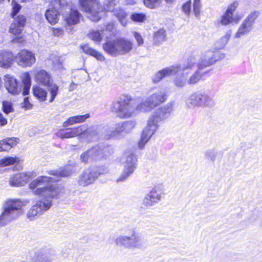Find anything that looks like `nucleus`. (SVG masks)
<instances>
[{
  "label": "nucleus",
  "mask_w": 262,
  "mask_h": 262,
  "mask_svg": "<svg viewBox=\"0 0 262 262\" xmlns=\"http://www.w3.org/2000/svg\"><path fill=\"white\" fill-rule=\"evenodd\" d=\"M54 181L52 177L40 176L29 184L32 193L40 198L27 211L26 217L29 221L36 220L51 208L53 199L57 198L60 192L58 185L52 183Z\"/></svg>",
  "instance_id": "1"
},
{
  "label": "nucleus",
  "mask_w": 262,
  "mask_h": 262,
  "mask_svg": "<svg viewBox=\"0 0 262 262\" xmlns=\"http://www.w3.org/2000/svg\"><path fill=\"white\" fill-rule=\"evenodd\" d=\"M27 200L10 199L5 202L0 215V226L16 220L23 214L22 208L28 203Z\"/></svg>",
  "instance_id": "2"
},
{
  "label": "nucleus",
  "mask_w": 262,
  "mask_h": 262,
  "mask_svg": "<svg viewBox=\"0 0 262 262\" xmlns=\"http://www.w3.org/2000/svg\"><path fill=\"white\" fill-rule=\"evenodd\" d=\"M82 10L88 14L92 21H97L102 16L104 11H113L116 5L115 0H105L104 8L99 6L97 0H79Z\"/></svg>",
  "instance_id": "3"
},
{
  "label": "nucleus",
  "mask_w": 262,
  "mask_h": 262,
  "mask_svg": "<svg viewBox=\"0 0 262 262\" xmlns=\"http://www.w3.org/2000/svg\"><path fill=\"white\" fill-rule=\"evenodd\" d=\"M139 104L136 105L130 96L123 95L119 100L111 105V111L120 118L124 119L135 116L139 112H143L138 108Z\"/></svg>",
  "instance_id": "4"
},
{
  "label": "nucleus",
  "mask_w": 262,
  "mask_h": 262,
  "mask_svg": "<svg viewBox=\"0 0 262 262\" xmlns=\"http://www.w3.org/2000/svg\"><path fill=\"white\" fill-rule=\"evenodd\" d=\"M134 46L133 41L128 39L117 38L106 41L102 45V48L107 54L112 57H117L130 54Z\"/></svg>",
  "instance_id": "5"
},
{
  "label": "nucleus",
  "mask_w": 262,
  "mask_h": 262,
  "mask_svg": "<svg viewBox=\"0 0 262 262\" xmlns=\"http://www.w3.org/2000/svg\"><path fill=\"white\" fill-rule=\"evenodd\" d=\"M137 158L131 150L126 151L122 158L123 170L117 179V182H124L133 173L137 166Z\"/></svg>",
  "instance_id": "6"
},
{
  "label": "nucleus",
  "mask_w": 262,
  "mask_h": 262,
  "mask_svg": "<svg viewBox=\"0 0 262 262\" xmlns=\"http://www.w3.org/2000/svg\"><path fill=\"white\" fill-rule=\"evenodd\" d=\"M166 99L165 91L163 90H157L150 94L145 100L139 103L138 108L143 112H150L164 103Z\"/></svg>",
  "instance_id": "7"
},
{
  "label": "nucleus",
  "mask_w": 262,
  "mask_h": 262,
  "mask_svg": "<svg viewBox=\"0 0 262 262\" xmlns=\"http://www.w3.org/2000/svg\"><path fill=\"white\" fill-rule=\"evenodd\" d=\"M224 57V55L223 54H220L212 50H208L202 53L201 57L197 61L194 57H190V58H193L194 59L195 62L194 67L196 66L198 69L202 71L205 68L210 67L215 63L216 61Z\"/></svg>",
  "instance_id": "8"
},
{
  "label": "nucleus",
  "mask_w": 262,
  "mask_h": 262,
  "mask_svg": "<svg viewBox=\"0 0 262 262\" xmlns=\"http://www.w3.org/2000/svg\"><path fill=\"white\" fill-rule=\"evenodd\" d=\"M195 60L193 58H189L183 63L182 67L180 66V72L182 70L180 74H177L173 79V83L175 86L178 88H182L188 84L187 77L189 71L194 67Z\"/></svg>",
  "instance_id": "9"
},
{
  "label": "nucleus",
  "mask_w": 262,
  "mask_h": 262,
  "mask_svg": "<svg viewBox=\"0 0 262 262\" xmlns=\"http://www.w3.org/2000/svg\"><path fill=\"white\" fill-rule=\"evenodd\" d=\"M259 14L257 11H253L249 14L240 25L234 34V38H239L250 33L252 30L255 20L259 16Z\"/></svg>",
  "instance_id": "10"
},
{
  "label": "nucleus",
  "mask_w": 262,
  "mask_h": 262,
  "mask_svg": "<svg viewBox=\"0 0 262 262\" xmlns=\"http://www.w3.org/2000/svg\"><path fill=\"white\" fill-rule=\"evenodd\" d=\"M160 126L159 123L149 117L147 124L143 129L138 145L140 149H143L145 144L155 135Z\"/></svg>",
  "instance_id": "11"
},
{
  "label": "nucleus",
  "mask_w": 262,
  "mask_h": 262,
  "mask_svg": "<svg viewBox=\"0 0 262 262\" xmlns=\"http://www.w3.org/2000/svg\"><path fill=\"white\" fill-rule=\"evenodd\" d=\"M107 169H88L79 176L78 183L83 186H86L93 183L100 174L107 173Z\"/></svg>",
  "instance_id": "12"
},
{
  "label": "nucleus",
  "mask_w": 262,
  "mask_h": 262,
  "mask_svg": "<svg viewBox=\"0 0 262 262\" xmlns=\"http://www.w3.org/2000/svg\"><path fill=\"white\" fill-rule=\"evenodd\" d=\"M17 64L23 68L30 67L36 61L34 54L28 50H21L15 56Z\"/></svg>",
  "instance_id": "13"
},
{
  "label": "nucleus",
  "mask_w": 262,
  "mask_h": 262,
  "mask_svg": "<svg viewBox=\"0 0 262 262\" xmlns=\"http://www.w3.org/2000/svg\"><path fill=\"white\" fill-rule=\"evenodd\" d=\"M34 177L32 172L18 173L10 176L9 185L13 187H20L25 185L30 179Z\"/></svg>",
  "instance_id": "14"
},
{
  "label": "nucleus",
  "mask_w": 262,
  "mask_h": 262,
  "mask_svg": "<svg viewBox=\"0 0 262 262\" xmlns=\"http://www.w3.org/2000/svg\"><path fill=\"white\" fill-rule=\"evenodd\" d=\"M161 190L160 186L154 188L143 199V205L145 207H150L158 203L163 194Z\"/></svg>",
  "instance_id": "15"
},
{
  "label": "nucleus",
  "mask_w": 262,
  "mask_h": 262,
  "mask_svg": "<svg viewBox=\"0 0 262 262\" xmlns=\"http://www.w3.org/2000/svg\"><path fill=\"white\" fill-rule=\"evenodd\" d=\"M13 19L9 28V32L15 36L20 35L26 25L27 21L26 16L23 14H19L15 17H12Z\"/></svg>",
  "instance_id": "16"
},
{
  "label": "nucleus",
  "mask_w": 262,
  "mask_h": 262,
  "mask_svg": "<svg viewBox=\"0 0 262 262\" xmlns=\"http://www.w3.org/2000/svg\"><path fill=\"white\" fill-rule=\"evenodd\" d=\"M180 69V66L178 64L166 68L156 73L152 76V81L155 83L158 82L166 76L177 74Z\"/></svg>",
  "instance_id": "17"
},
{
  "label": "nucleus",
  "mask_w": 262,
  "mask_h": 262,
  "mask_svg": "<svg viewBox=\"0 0 262 262\" xmlns=\"http://www.w3.org/2000/svg\"><path fill=\"white\" fill-rule=\"evenodd\" d=\"M5 86L9 93L13 95H17L21 91L22 86L18 83L14 77L10 75L5 76Z\"/></svg>",
  "instance_id": "18"
},
{
  "label": "nucleus",
  "mask_w": 262,
  "mask_h": 262,
  "mask_svg": "<svg viewBox=\"0 0 262 262\" xmlns=\"http://www.w3.org/2000/svg\"><path fill=\"white\" fill-rule=\"evenodd\" d=\"M129 238V249H141L143 247L141 235L135 229L131 230Z\"/></svg>",
  "instance_id": "19"
},
{
  "label": "nucleus",
  "mask_w": 262,
  "mask_h": 262,
  "mask_svg": "<svg viewBox=\"0 0 262 262\" xmlns=\"http://www.w3.org/2000/svg\"><path fill=\"white\" fill-rule=\"evenodd\" d=\"M13 61V54L11 51L3 50L0 52V67L7 69Z\"/></svg>",
  "instance_id": "20"
},
{
  "label": "nucleus",
  "mask_w": 262,
  "mask_h": 262,
  "mask_svg": "<svg viewBox=\"0 0 262 262\" xmlns=\"http://www.w3.org/2000/svg\"><path fill=\"white\" fill-rule=\"evenodd\" d=\"M35 79L37 83L47 86L52 82L50 75L46 71L41 70L36 72Z\"/></svg>",
  "instance_id": "21"
},
{
  "label": "nucleus",
  "mask_w": 262,
  "mask_h": 262,
  "mask_svg": "<svg viewBox=\"0 0 262 262\" xmlns=\"http://www.w3.org/2000/svg\"><path fill=\"white\" fill-rule=\"evenodd\" d=\"M185 103L187 106L190 108L201 106V93H193L190 94L186 98Z\"/></svg>",
  "instance_id": "22"
},
{
  "label": "nucleus",
  "mask_w": 262,
  "mask_h": 262,
  "mask_svg": "<svg viewBox=\"0 0 262 262\" xmlns=\"http://www.w3.org/2000/svg\"><path fill=\"white\" fill-rule=\"evenodd\" d=\"M73 168L71 165H66L57 169L50 170L47 171L49 175L58 177H68L73 172Z\"/></svg>",
  "instance_id": "23"
},
{
  "label": "nucleus",
  "mask_w": 262,
  "mask_h": 262,
  "mask_svg": "<svg viewBox=\"0 0 262 262\" xmlns=\"http://www.w3.org/2000/svg\"><path fill=\"white\" fill-rule=\"evenodd\" d=\"M19 142V139L15 137L6 138L0 140V152L8 151L16 146Z\"/></svg>",
  "instance_id": "24"
},
{
  "label": "nucleus",
  "mask_w": 262,
  "mask_h": 262,
  "mask_svg": "<svg viewBox=\"0 0 262 262\" xmlns=\"http://www.w3.org/2000/svg\"><path fill=\"white\" fill-rule=\"evenodd\" d=\"M75 137L82 135L85 138H89L96 134V130L92 128H87L85 125H82L77 127L72 128Z\"/></svg>",
  "instance_id": "25"
},
{
  "label": "nucleus",
  "mask_w": 262,
  "mask_h": 262,
  "mask_svg": "<svg viewBox=\"0 0 262 262\" xmlns=\"http://www.w3.org/2000/svg\"><path fill=\"white\" fill-rule=\"evenodd\" d=\"M64 17V20L69 26L75 25L79 22V20L82 16L81 14L77 10L71 9L69 13L67 14Z\"/></svg>",
  "instance_id": "26"
},
{
  "label": "nucleus",
  "mask_w": 262,
  "mask_h": 262,
  "mask_svg": "<svg viewBox=\"0 0 262 262\" xmlns=\"http://www.w3.org/2000/svg\"><path fill=\"white\" fill-rule=\"evenodd\" d=\"M124 128L122 122L116 124L115 127L108 128L105 134L107 139L116 137L121 134H124Z\"/></svg>",
  "instance_id": "27"
},
{
  "label": "nucleus",
  "mask_w": 262,
  "mask_h": 262,
  "mask_svg": "<svg viewBox=\"0 0 262 262\" xmlns=\"http://www.w3.org/2000/svg\"><path fill=\"white\" fill-rule=\"evenodd\" d=\"M81 48L85 53L95 57L98 61H104L105 60L104 56L101 53L90 47L87 45L81 46Z\"/></svg>",
  "instance_id": "28"
},
{
  "label": "nucleus",
  "mask_w": 262,
  "mask_h": 262,
  "mask_svg": "<svg viewBox=\"0 0 262 262\" xmlns=\"http://www.w3.org/2000/svg\"><path fill=\"white\" fill-rule=\"evenodd\" d=\"M110 11L114 12V15L117 17L122 26H125L127 25L128 21V13L124 10L122 9H115L114 7V10Z\"/></svg>",
  "instance_id": "29"
},
{
  "label": "nucleus",
  "mask_w": 262,
  "mask_h": 262,
  "mask_svg": "<svg viewBox=\"0 0 262 262\" xmlns=\"http://www.w3.org/2000/svg\"><path fill=\"white\" fill-rule=\"evenodd\" d=\"M46 18L51 25H55L59 20V13L55 9H49L46 11Z\"/></svg>",
  "instance_id": "30"
},
{
  "label": "nucleus",
  "mask_w": 262,
  "mask_h": 262,
  "mask_svg": "<svg viewBox=\"0 0 262 262\" xmlns=\"http://www.w3.org/2000/svg\"><path fill=\"white\" fill-rule=\"evenodd\" d=\"M201 106L213 107L215 105V101L213 97L205 93H201Z\"/></svg>",
  "instance_id": "31"
},
{
  "label": "nucleus",
  "mask_w": 262,
  "mask_h": 262,
  "mask_svg": "<svg viewBox=\"0 0 262 262\" xmlns=\"http://www.w3.org/2000/svg\"><path fill=\"white\" fill-rule=\"evenodd\" d=\"M34 96L40 101H44L46 100L47 92L43 88L38 86H33L32 88Z\"/></svg>",
  "instance_id": "32"
},
{
  "label": "nucleus",
  "mask_w": 262,
  "mask_h": 262,
  "mask_svg": "<svg viewBox=\"0 0 262 262\" xmlns=\"http://www.w3.org/2000/svg\"><path fill=\"white\" fill-rule=\"evenodd\" d=\"M128 241V235H119L115 238L114 242L117 246L129 249Z\"/></svg>",
  "instance_id": "33"
},
{
  "label": "nucleus",
  "mask_w": 262,
  "mask_h": 262,
  "mask_svg": "<svg viewBox=\"0 0 262 262\" xmlns=\"http://www.w3.org/2000/svg\"><path fill=\"white\" fill-rule=\"evenodd\" d=\"M22 81L24 84L23 90V95L28 94L31 84V77L29 73L26 72L22 75Z\"/></svg>",
  "instance_id": "34"
},
{
  "label": "nucleus",
  "mask_w": 262,
  "mask_h": 262,
  "mask_svg": "<svg viewBox=\"0 0 262 262\" xmlns=\"http://www.w3.org/2000/svg\"><path fill=\"white\" fill-rule=\"evenodd\" d=\"M204 73L198 68L188 78V84H194L198 82L204 75Z\"/></svg>",
  "instance_id": "35"
},
{
  "label": "nucleus",
  "mask_w": 262,
  "mask_h": 262,
  "mask_svg": "<svg viewBox=\"0 0 262 262\" xmlns=\"http://www.w3.org/2000/svg\"><path fill=\"white\" fill-rule=\"evenodd\" d=\"M91 149H95V152L93 154L94 160H99L106 156L105 152L107 151V148H101L99 146L93 147Z\"/></svg>",
  "instance_id": "36"
},
{
  "label": "nucleus",
  "mask_w": 262,
  "mask_h": 262,
  "mask_svg": "<svg viewBox=\"0 0 262 262\" xmlns=\"http://www.w3.org/2000/svg\"><path fill=\"white\" fill-rule=\"evenodd\" d=\"M19 158L7 157L0 160V167H6L19 163Z\"/></svg>",
  "instance_id": "37"
},
{
  "label": "nucleus",
  "mask_w": 262,
  "mask_h": 262,
  "mask_svg": "<svg viewBox=\"0 0 262 262\" xmlns=\"http://www.w3.org/2000/svg\"><path fill=\"white\" fill-rule=\"evenodd\" d=\"M174 107V102L173 101H170L165 105L159 107V108L167 119L173 112Z\"/></svg>",
  "instance_id": "38"
},
{
  "label": "nucleus",
  "mask_w": 262,
  "mask_h": 262,
  "mask_svg": "<svg viewBox=\"0 0 262 262\" xmlns=\"http://www.w3.org/2000/svg\"><path fill=\"white\" fill-rule=\"evenodd\" d=\"M88 37L96 42H100L103 36V31L91 30L88 34Z\"/></svg>",
  "instance_id": "39"
},
{
  "label": "nucleus",
  "mask_w": 262,
  "mask_h": 262,
  "mask_svg": "<svg viewBox=\"0 0 262 262\" xmlns=\"http://www.w3.org/2000/svg\"><path fill=\"white\" fill-rule=\"evenodd\" d=\"M234 20L233 15L225 12L224 14L221 16L220 23L223 26H227L231 24Z\"/></svg>",
  "instance_id": "40"
},
{
  "label": "nucleus",
  "mask_w": 262,
  "mask_h": 262,
  "mask_svg": "<svg viewBox=\"0 0 262 262\" xmlns=\"http://www.w3.org/2000/svg\"><path fill=\"white\" fill-rule=\"evenodd\" d=\"M47 86L49 88V91L51 95L49 102H52L54 101L58 94L59 86L56 83H54L52 82Z\"/></svg>",
  "instance_id": "41"
},
{
  "label": "nucleus",
  "mask_w": 262,
  "mask_h": 262,
  "mask_svg": "<svg viewBox=\"0 0 262 262\" xmlns=\"http://www.w3.org/2000/svg\"><path fill=\"white\" fill-rule=\"evenodd\" d=\"M95 149H90L84 152L80 156V160L83 163H88L93 161V154L95 152Z\"/></svg>",
  "instance_id": "42"
},
{
  "label": "nucleus",
  "mask_w": 262,
  "mask_h": 262,
  "mask_svg": "<svg viewBox=\"0 0 262 262\" xmlns=\"http://www.w3.org/2000/svg\"><path fill=\"white\" fill-rule=\"evenodd\" d=\"M153 120H155L159 123L160 122L166 119V117L164 114L161 111L159 108L155 111L149 116Z\"/></svg>",
  "instance_id": "43"
},
{
  "label": "nucleus",
  "mask_w": 262,
  "mask_h": 262,
  "mask_svg": "<svg viewBox=\"0 0 262 262\" xmlns=\"http://www.w3.org/2000/svg\"><path fill=\"white\" fill-rule=\"evenodd\" d=\"M124 128V134L130 133L136 125L135 120L125 121L122 122Z\"/></svg>",
  "instance_id": "44"
},
{
  "label": "nucleus",
  "mask_w": 262,
  "mask_h": 262,
  "mask_svg": "<svg viewBox=\"0 0 262 262\" xmlns=\"http://www.w3.org/2000/svg\"><path fill=\"white\" fill-rule=\"evenodd\" d=\"M130 19L135 22L144 23L146 19V16L142 13H133L130 15Z\"/></svg>",
  "instance_id": "45"
},
{
  "label": "nucleus",
  "mask_w": 262,
  "mask_h": 262,
  "mask_svg": "<svg viewBox=\"0 0 262 262\" xmlns=\"http://www.w3.org/2000/svg\"><path fill=\"white\" fill-rule=\"evenodd\" d=\"M2 110L6 114L13 112L14 108L12 102L8 100L3 101L2 102Z\"/></svg>",
  "instance_id": "46"
},
{
  "label": "nucleus",
  "mask_w": 262,
  "mask_h": 262,
  "mask_svg": "<svg viewBox=\"0 0 262 262\" xmlns=\"http://www.w3.org/2000/svg\"><path fill=\"white\" fill-rule=\"evenodd\" d=\"M12 5V11L10 14L11 17H15L18 15L17 14L21 8V6L17 3L14 0H13L11 3Z\"/></svg>",
  "instance_id": "47"
},
{
  "label": "nucleus",
  "mask_w": 262,
  "mask_h": 262,
  "mask_svg": "<svg viewBox=\"0 0 262 262\" xmlns=\"http://www.w3.org/2000/svg\"><path fill=\"white\" fill-rule=\"evenodd\" d=\"M77 116H72L67 119L62 124V126L64 128H67L69 126L73 125L75 124H77Z\"/></svg>",
  "instance_id": "48"
},
{
  "label": "nucleus",
  "mask_w": 262,
  "mask_h": 262,
  "mask_svg": "<svg viewBox=\"0 0 262 262\" xmlns=\"http://www.w3.org/2000/svg\"><path fill=\"white\" fill-rule=\"evenodd\" d=\"M231 35V31L228 30L226 34L221 37L220 39V41L221 42V45L220 47V48H223L226 46L230 39Z\"/></svg>",
  "instance_id": "49"
},
{
  "label": "nucleus",
  "mask_w": 262,
  "mask_h": 262,
  "mask_svg": "<svg viewBox=\"0 0 262 262\" xmlns=\"http://www.w3.org/2000/svg\"><path fill=\"white\" fill-rule=\"evenodd\" d=\"M217 152L213 149H209L205 152V157L206 159L210 161H214L216 159Z\"/></svg>",
  "instance_id": "50"
},
{
  "label": "nucleus",
  "mask_w": 262,
  "mask_h": 262,
  "mask_svg": "<svg viewBox=\"0 0 262 262\" xmlns=\"http://www.w3.org/2000/svg\"><path fill=\"white\" fill-rule=\"evenodd\" d=\"M182 9L184 13L186 15L189 16L191 9V1L189 0L184 3L182 5Z\"/></svg>",
  "instance_id": "51"
},
{
  "label": "nucleus",
  "mask_w": 262,
  "mask_h": 262,
  "mask_svg": "<svg viewBox=\"0 0 262 262\" xmlns=\"http://www.w3.org/2000/svg\"><path fill=\"white\" fill-rule=\"evenodd\" d=\"M193 6L194 15L198 17L200 15L201 8L200 0H194Z\"/></svg>",
  "instance_id": "52"
},
{
  "label": "nucleus",
  "mask_w": 262,
  "mask_h": 262,
  "mask_svg": "<svg viewBox=\"0 0 262 262\" xmlns=\"http://www.w3.org/2000/svg\"><path fill=\"white\" fill-rule=\"evenodd\" d=\"M239 3L237 1H234L231 3L228 7L226 12L233 15L234 12L235 11L237 7L238 6Z\"/></svg>",
  "instance_id": "53"
},
{
  "label": "nucleus",
  "mask_w": 262,
  "mask_h": 262,
  "mask_svg": "<svg viewBox=\"0 0 262 262\" xmlns=\"http://www.w3.org/2000/svg\"><path fill=\"white\" fill-rule=\"evenodd\" d=\"M166 36L165 31L163 29L159 30L155 34V37L158 41H163Z\"/></svg>",
  "instance_id": "54"
},
{
  "label": "nucleus",
  "mask_w": 262,
  "mask_h": 262,
  "mask_svg": "<svg viewBox=\"0 0 262 262\" xmlns=\"http://www.w3.org/2000/svg\"><path fill=\"white\" fill-rule=\"evenodd\" d=\"M161 0H144V5L150 8H154L158 5Z\"/></svg>",
  "instance_id": "55"
},
{
  "label": "nucleus",
  "mask_w": 262,
  "mask_h": 262,
  "mask_svg": "<svg viewBox=\"0 0 262 262\" xmlns=\"http://www.w3.org/2000/svg\"><path fill=\"white\" fill-rule=\"evenodd\" d=\"M67 4L66 0H54L52 2V5L56 9L62 8Z\"/></svg>",
  "instance_id": "56"
},
{
  "label": "nucleus",
  "mask_w": 262,
  "mask_h": 262,
  "mask_svg": "<svg viewBox=\"0 0 262 262\" xmlns=\"http://www.w3.org/2000/svg\"><path fill=\"white\" fill-rule=\"evenodd\" d=\"M133 35L139 46H141L143 43L144 40L141 34L137 32H134Z\"/></svg>",
  "instance_id": "57"
},
{
  "label": "nucleus",
  "mask_w": 262,
  "mask_h": 262,
  "mask_svg": "<svg viewBox=\"0 0 262 262\" xmlns=\"http://www.w3.org/2000/svg\"><path fill=\"white\" fill-rule=\"evenodd\" d=\"M90 117V115L89 114H86L84 115H78L77 116V122L78 123H81L86 121V119H89Z\"/></svg>",
  "instance_id": "58"
},
{
  "label": "nucleus",
  "mask_w": 262,
  "mask_h": 262,
  "mask_svg": "<svg viewBox=\"0 0 262 262\" xmlns=\"http://www.w3.org/2000/svg\"><path fill=\"white\" fill-rule=\"evenodd\" d=\"M31 104L29 102L28 98L24 99V102L21 104V107L25 108L26 110L30 109L31 108Z\"/></svg>",
  "instance_id": "59"
},
{
  "label": "nucleus",
  "mask_w": 262,
  "mask_h": 262,
  "mask_svg": "<svg viewBox=\"0 0 262 262\" xmlns=\"http://www.w3.org/2000/svg\"><path fill=\"white\" fill-rule=\"evenodd\" d=\"M53 33L56 36H60L63 33V31L60 28H53Z\"/></svg>",
  "instance_id": "60"
},
{
  "label": "nucleus",
  "mask_w": 262,
  "mask_h": 262,
  "mask_svg": "<svg viewBox=\"0 0 262 262\" xmlns=\"http://www.w3.org/2000/svg\"><path fill=\"white\" fill-rule=\"evenodd\" d=\"M7 123V120L4 117L3 114L0 113V126H4Z\"/></svg>",
  "instance_id": "61"
},
{
  "label": "nucleus",
  "mask_w": 262,
  "mask_h": 262,
  "mask_svg": "<svg viewBox=\"0 0 262 262\" xmlns=\"http://www.w3.org/2000/svg\"><path fill=\"white\" fill-rule=\"evenodd\" d=\"M75 137L73 129L71 128L70 130L65 131V138H70Z\"/></svg>",
  "instance_id": "62"
},
{
  "label": "nucleus",
  "mask_w": 262,
  "mask_h": 262,
  "mask_svg": "<svg viewBox=\"0 0 262 262\" xmlns=\"http://www.w3.org/2000/svg\"><path fill=\"white\" fill-rule=\"evenodd\" d=\"M57 137L63 139L65 138V131L62 130L57 133Z\"/></svg>",
  "instance_id": "63"
},
{
  "label": "nucleus",
  "mask_w": 262,
  "mask_h": 262,
  "mask_svg": "<svg viewBox=\"0 0 262 262\" xmlns=\"http://www.w3.org/2000/svg\"><path fill=\"white\" fill-rule=\"evenodd\" d=\"M114 27V25L112 23H110L106 26V30L111 31L113 29Z\"/></svg>",
  "instance_id": "64"
}]
</instances>
